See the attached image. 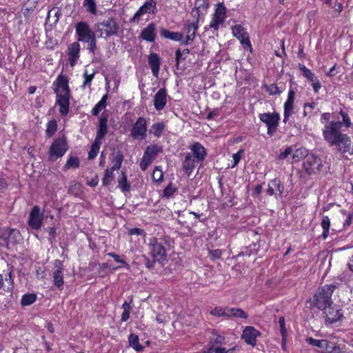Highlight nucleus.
<instances>
[{"label": "nucleus", "mask_w": 353, "mask_h": 353, "mask_svg": "<svg viewBox=\"0 0 353 353\" xmlns=\"http://www.w3.org/2000/svg\"><path fill=\"white\" fill-rule=\"evenodd\" d=\"M83 6L86 9V11L92 14H97V3L96 0H84Z\"/></svg>", "instance_id": "09e8293b"}, {"label": "nucleus", "mask_w": 353, "mask_h": 353, "mask_svg": "<svg viewBox=\"0 0 353 353\" xmlns=\"http://www.w3.org/2000/svg\"><path fill=\"white\" fill-rule=\"evenodd\" d=\"M198 29V25L196 23H191L187 25V32L188 35L185 41H183V43L185 45H188L190 41H192L196 35V31Z\"/></svg>", "instance_id": "473e14b6"}, {"label": "nucleus", "mask_w": 353, "mask_h": 353, "mask_svg": "<svg viewBox=\"0 0 353 353\" xmlns=\"http://www.w3.org/2000/svg\"><path fill=\"white\" fill-rule=\"evenodd\" d=\"M190 150H192V153H191L193 156V158H194L196 160V163H201L204 161L207 152L205 149V148L199 142L195 143L193 144Z\"/></svg>", "instance_id": "a878e982"}, {"label": "nucleus", "mask_w": 353, "mask_h": 353, "mask_svg": "<svg viewBox=\"0 0 353 353\" xmlns=\"http://www.w3.org/2000/svg\"><path fill=\"white\" fill-rule=\"evenodd\" d=\"M167 103V92L164 88H160L154 97V105L157 110H162Z\"/></svg>", "instance_id": "b1692460"}, {"label": "nucleus", "mask_w": 353, "mask_h": 353, "mask_svg": "<svg viewBox=\"0 0 353 353\" xmlns=\"http://www.w3.org/2000/svg\"><path fill=\"white\" fill-rule=\"evenodd\" d=\"M85 43H88V50L89 52L92 54H95V51L97 48V38H96V35H92L91 38H90L89 39H88Z\"/></svg>", "instance_id": "6e6d98bb"}, {"label": "nucleus", "mask_w": 353, "mask_h": 353, "mask_svg": "<svg viewBox=\"0 0 353 353\" xmlns=\"http://www.w3.org/2000/svg\"><path fill=\"white\" fill-rule=\"evenodd\" d=\"M119 187L123 192H129L130 190V183L128 182L125 173L122 171L121 175L118 178Z\"/></svg>", "instance_id": "c9c22d12"}, {"label": "nucleus", "mask_w": 353, "mask_h": 353, "mask_svg": "<svg viewBox=\"0 0 353 353\" xmlns=\"http://www.w3.org/2000/svg\"><path fill=\"white\" fill-rule=\"evenodd\" d=\"M108 255L112 257L116 262L121 263V264L126 266L128 268H129V265L127 263V262L121 259L119 254H117L114 252H109V253H108Z\"/></svg>", "instance_id": "0e129e2a"}, {"label": "nucleus", "mask_w": 353, "mask_h": 353, "mask_svg": "<svg viewBox=\"0 0 353 353\" xmlns=\"http://www.w3.org/2000/svg\"><path fill=\"white\" fill-rule=\"evenodd\" d=\"M308 151L305 148H299L294 151L292 154V159L294 161H299L301 159H305L307 155H309Z\"/></svg>", "instance_id": "8fccbe9b"}, {"label": "nucleus", "mask_w": 353, "mask_h": 353, "mask_svg": "<svg viewBox=\"0 0 353 353\" xmlns=\"http://www.w3.org/2000/svg\"><path fill=\"white\" fill-rule=\"evenodd\" d=\"M285 186L279 178H275L270 181L266 192L270 196L274 195L276 199L282 197Z\"/></svg>", "instance_id": "a211bd4d"}, {"label": "nucleus", "mask_w": 353, "mask_h": 353, "mask_svg": "<svg viewBox=\"0 0 353 353\" xmlns=\"http://www.w3.org/2000/svg\"><path fill=\"white\" fill-rule=\"evenodd\" d=\"M149 254L154 260L159 263L165 261L166 258V250L161 243L158 241L155 237L150 238L148 244Z\"/></svg>", "instance_id": "0eeeda50"}, {"label": "nucleus", "mask_w": 353, "mask_h": 353, "mask_svg": "<svg viewBox=\"0 0 353 353\" xmlns=\"http://www.w3.org/2000/svg\"><path fill=\"white\" fill-rule=\"evenodd\" d=\"M97 32H99V37H110L118 34L119 26L115 18L110 17L105 19L94 25Z\"/></svg>", "instance_id": "7ed1b4c3"}, {"label": "nucleus", "mask_w": 353, "mask_h": 353, "mask_svg": "<svg viewBox=\"0 0 353 353\" xmlns=\"http://www.w3.org/2000/svg\"><path fill=\"white\" fill-rule=\"evenodd\" d=\"M227 311L228 312V319L240 318L246 319L248 317V314L241 308L229 307Z\"/></svg>", "instance_id": "f704fd0d"}, {"label": "nucleus", "mask_w": 353, "mask_h": 353, "mask_svg": "<svg viewBox=\"0 0 353 353\" xmlns=\"http://www.w3.org/2000/svg\"><path fill=\"white\" fill-rule=\"evenodd\" d=\"M176 190V188H174L172 183H170L163 190V196L170 198L171 197L174 192Z\"/></svg>", "instance_id": "bf43d9fd"}, {"label": "nucleus", "mask_w": 353, "mask_h": 353, "mask_svg": "<svg viewBox=\"0 0 353 353\" xmlns=\"http://www.w3.org/2000/svg\"><path fill=\"white\" fill-rule=\"evenodd\" d=\"M232 34L238 39L241 43L246 47L252 48L250 37L246 30L241 25H235L232 28Z\"/></svg>", "instance_id": "f3484780"}, {"label": "nucleus", "mask_w": 353, "mask_h": 353, "mask_svg": "<svg viewBox=\"0 0 353 353\" xmlns=\"http://www.w3.org/2000/svg\"><path fill=\"white\" fill-rule=\"evenodd\" d=\"M352 141L346 134H342L329 143L330 146H334V150L341 154H345L351 150Z\"/></svg>", "instance_id": "f8f14e48"}, {"label": "nucleus", "mask_w": 353, "mask_h": 353, "mask_svg": "<svg viewBox=\"0 0 353 353\" xmlns=\"http://www.w3.org/2000/svg\"><path fill=\"white\" fill-rule=\"evenodd\" d=\"M157 37L156 26L154 23H149L141 30L140 38L148 42H154Z\"/></svg>", "instance_id": "393cba45"}, {"label": "nucleus", "mask_w": 353, "mask_h": 353, "mask_svg": "<svg viewBox=\"0 0 353 353\" xmlns=\"http://www.w3.org/2000/svg\"><path fill=\"white\" fill-rule=\"evenodd\" d=\"M132 302V299H131L130 302L128 303L126 301H124L121 307L123 309V312L121 314V321L125 322L130 318V310H132V307L130 306V303Z\"/></svg>", "instance_id": "37998d69"}, {"label": "nucleus", "mask_w": 353, "mask_h": 353, "mask_svg": "<svg viewBox=\"0 0 353 353\" xmlns=\"http://www.w3.org/2000/svg\"><path fill=\"white\" fill-rule=\"evenodd\" d=\"M341 127L342 123L339 121H331L324 125L322 133L325 141L328 144L343 134L341 132Z\"/></svg>", "instance_id": "9b49d317"}, {"label": "nucleus", "mask_w": 353, "mask_h": 353, "mask_svg": "<svg viewBox=\"0 0 353 353\" xmlns=\"http://www.w3.org/2000/svg\"><path fill=\"white\" fill-rule=\"evenodd\" d=\"M37 300V295L34 293L25 294L23 295L21 300V305L22 306H28L34 303Z\"/></svg>", "instance_id": "c03bdc74"}, {"label": "nucleus", "mask_w": 353, "mask_h": 353, "mask_svg": "<svg viewBox=\"0 0 353 353\" xmlns=\"http://www.w3.org/2000/svg\"><path fill=\"white\" fill-rule=\"evenodd\" d=\"M80 44L78 41L70 43L68 46V55L71 67L77 64L80 55Z\"/></svg>", "instance_id": "5701e85b"}, {"label": "nucleus", "mask_w": 353, "mask_h": 353, "mask_svg": "<svg viewBox=\"0 0 353 353\" xmlns=\"http://www.w3.org/2000/svg\"><path fill=\"white\" fill-rule=\"evenodd\" d=\"M228 308L229 307H215L210 313L217 317L224 316L228 319V312L227 311Z\"/></svg>", "instance_id": "a18cd8bd"}, {"label": "nucleus", "mask_w": 353, "mask_h": 353, "mask_svg": "<svg viewBox=\"0 0 353 353\" xmlns=\"http://www.w3.org/2000/svg\"><path fill=\"white\" fill-rule=\"evenodd\" d=\"M94 77V72L91 74H88V72L85 71L83 74L84 81L83 83L82 87L84 88L87 85H90Z\"/></svg>", "instance_id": "680f3d73"}, {"label": "nucleus", "mask_w": 353, "mask_h": 353, "mask_svg": "<svg viewBox=\"0 0 353 353\" xmlns=\"http://www.w3.org/2000/svg\"><path fill=\"white\" fill-rule=\"evenodd\" d=\"M190 54V50L188 48H185L182 51L180 49H177L175 51V61H176V65L175 68L176 70H181L179 65L180 61L183 60H185L188 55Z\"/></svg>", "instance_id": "e433bc0d"}, {"label": "nucleus", "mask_w": 353, "mask_h": 353, "mask_svg": "<svg viewBox=\"0 0 353 353\" xmlns=\"http://www.w3.org/2000/svg\"><path fill=\"white\" fill-rule=\"evenodd\" d=\"M299 68L302 71L303 75L309 81L312 82L316 81V77L314 74L310 69L307 68L306 66L303 64H299Z\"/></svg>", "instance_id": "3c124183"}, {"label": "nucleus", "mask_w": 353, "mask_h": 353, "mask_svg": "<svg viewBox=\"0 0 353 353\" xmlns=\"http://www.w3.org/2000/svg\"><path fill=\"white\" fill-rule=\"evenodd\" d=\"M5 281L6 284L5 285L6 290L8 291L12 288L13 286V279L12 278V271H10L8 275H6Z\"/></svg>", "instance_id": "13d9d810"}, {"label": "nucleus", "mask_w": 353, "mask_h": 353, "mask_svg": "<svg viewBox=\"0 0 353 353\" xmlns=\"http://www.w3.org/2000/svg\"><path fill=\"white\" fill-rule=\"evenodd\" d=\"M280 332L282 336H287V330L285 328V319L284 316H280L279 319Z\"/></svg>", "instance_id": "e2e57ef3"}, {"label": "nucleus", "mask_w": 353, "mask_h": 353, "mask_svg": "<svg viewBox=\"0 0 353 353\" xmlns=\"http://www.w3.org/2000/svg\"><path fill=\"white\" fill-rule=\"evenodd\" d=\"M54 92L57 97V104L59 106V113L66 116L69 112L70 90L68 79L65 75L59 74L52 84Z\"/></svg>", "instance_id": "f257e3e1"}, {"label": "nucleus", "mask_w": 353, "mask_h": 353, "mask_svg": "<svg viewBox=\"0 0 353 353\" xmlns=\"http://www.w3.org/2000/svg\"><path fill=\"white\" fill-rule=\"evenodd\" d=\"M46 230L48 232L49 234L48 241L50 242V243H52L57 235V230L55 228L48 227L46 228Z\"/></svg>", "instance_id": "69168bd1"}, {"label": "nucleus", "mask_w": 353, "mask_h": 353, "mask_svg": "<svg viewBox=\"0 0 353 353\" xmlns=\"http://www.w3.org/2000/svg\"><path fill=\"white\" fill-rule=\"evenodd\" d=\"M130 345L136 351L141 352L144 347L139 343V336L135 334H130L128 337Z\"/></svg>", "instance_id": "58836bf2"}, {"label": "nucleus", "mask_w": 353, "mask_h": 353, "mask_svg": "<svg viewBox=\"0 0 353 353\" xmlns=\"http://www.w3.org/2000/svg\"><path fill=\"white\" fill-rule=\"evenodd\" d=\"M101 144V141L94 139V141L92 144L90 150L88 152V159H93L97 157V155L99 152Z\"/></svg>", "instance_id": "49530a36"}, {"label": "nucleus", "mask_w": 353, "mask_h": 353, "mask_svg": "<svg viewBox=\"0 0 353 353\" xmlns=\"http://www.w3.org/2000/svg\"><path fill=\"white\" fill-rule=\"evenodd\" d=\"M54 266L56 270L53 272L54 285L59 289H61L63 284V262L59 259H56L54 262Z\"/></svg>", "instance_id": "6ab92c4d"}, {"label": "nucleus", "mask_w": 353, "mask_h": 353, "mask_svg": "<svg viewBox=\"0 0 353 353\" xmlns=\"http://www.w3.org/2000/svg\"><path fill=\"white\" fill-rule=\"evenodd\" d=\"M110 159L112 162L114 163V165L112 166V168L117 170H119L123 160V152L120 150H114L111 154Z\"/></svg>", "instance_id": "2f4dec72"}, {"label": "nucleus", "mask_w": 353, "mask_h": 353, "mask_svg": "<svg viewBox=\"0 0 353 353\" xmlns=\"http://www.w3.org/2000/svg\"><path fill=\"white\" fill-rule=\"evenodd\" d=\"M116 170L113 168H107L105 170L104 176L102 179V184L103 186L108 187L113 180L114 175L113 172Z\"/></svg>", "instance_id": "a19ab883"}, {"label": "nucleus", "mask_w": 353, "mask_h": 353, "mask_svg": "<svg viewBox=\"0 0 353 353\" xmlns=\"http://www.w3.org/2000/svg\"><path fill=\"white\" fill-rule=\"evenodd\" d=\"M194 5V8L196 10L205 13L209 6V2L208 0H196Z\"/></svg>", "instance_id": "864d4df0"}, {"label": "nucleus", "mask_w": 353, "mask_h": 353, "mask_svg": "<svg viewBox=\"0 0 353 353\" xmlns=\"http://www.w3.org/2000/svg\"><path fill=\"white\" fill-rule=\"evenodd\" d=\"M260 248L259 242L252 243L250 245L245 248L244 250L240 252L237 255V257L240 256H250L252 254H256Z\"/></svg>", "instance_id": "72a5a7b5"}, {"label": "nucleus", "mask_w": 353, "mask_h": 353, "mask_svg": "<svg viewBox=\"0 0 353 353\" xmlns=\"http://www.w3.org/2000/svg\"><path fill=\"white\" fill-rule=\"evenodd\" d=\"M164 124L162 122H159L154 123L150 130V133L153 134L155 137H161L163 130H164Z\"/></svg>", "instance_id": "de8ad7c7"}, {"label": "nucleus", "mask_w": 353, "mask_h": 353, "mask_svg": "<svg viewBox=\"0 0 353 353\" xmlns=\"http://www.w3.org/2000/svg\"><path fill=\"white\" fill-rule=\"evenodd\" d=\"M259 119L264 123L267 128V133L270 137H272L276 132L277 128L279 124L280 115L278 112H268L261 113L259 115Z\"/></svg>", "instance_id": "1a4fd4ad"}, {"label": "nucleus", "mask_w": 353, "mask_h": 353, "mask_svg": "<svg viewBox=\"0 0 353 353\" xmlns=\"http://www.w3.org/2000/svg\"><path fill=\"white\" fill-rule=\"evenodd\" d=\"M43 214L38 205L34 206L28 216V225L33 230H39L42 225Z\"/></svg>", "instance_id": "2eb2a0df"}, {"label": "nucleus", "mask_w": 353, "mask_h": 353, "mask_svg": "<svg viewBox=\"0 0 353 353\" xmlns=\"http://www.w3.org/2000/svg\"><path fill=\"white\" fill-rule=\"evenodd\" d=\"M159 33L162 37L175 41H180L183 38V34L176 32H171L164 28L160 29Z\"/></svg>", "instance_id": "7c9ffc66"}, {"label": "nucleus", "mask_w": 353, "mask_h": 353, "mask_svg": "<svg viewBox=\"0 0 353 353\" xmlns=\"http://www.w3.org/2000/svg\"><path fill=\"white\" fill-rule=\"evenodd\" d=\"M68 150V145L65 136L55 139L49 148V161L52 162L57 161L59 158L62 157Z\"/></svg>", "instance_id": "20e7f679"}, {"label": "nucleus", "mask_w": 353, "mask_h": 353, "mask_svg": "<svg viewBox=\"0 0 353 353\" xmlns=\"http://www.w3.org/2000/svg\"><path fill=\"white\" fill-rule=\"evenodd\" d=\"M339 113L342 117V125L343 124L346 128H350L352 125V123L348 114L342 109L340 110Z\"/></svg>", "instance_id": "4d7b16f0"}, {"label": "nucleus", "mask_w": 353, "mask_h": 353, "mask_svg": "<svg viewBox=\"0 0 353 353\" xmlns=\"http://www.w3.org/2000/svg\"><path fill=\"white\" fill-rule=\"evenodd\" d=\"M148 63L154 77H158L160 68V57L156 53H151L148 57Z\"/></svg>", "instance_id": "c756f323"}, {"label": "nucleus", "mask_w": 353, "mask_h": 353, "mask_svg": "<svg viewBox=\"0 0 353 353\" xmlns=\"http://www.w3.org/2000/svg\"><path fill=\"white\" fill-rule=\"evenodd\" d=\"M321 227L323 230L322 234L323 239H326L329 235V230L330 228V220L327 216H323L321 223Z\"/></svg>", "instance_id": "79ce46f5"}, {"label": "nucleus", "mask_w": 353, "mask_h": 353, "mask_svg": "<svg viewBox=\"0 0 353 353\" xmlns=\"http://www.w3.org/2000/svg\"><path fill=\"white\" fill-rule=\"evenodd\" d=\"M108 132V119L105 117H101L97 128L96 140L101 141Z\"/></svg>", "instance_id": "cd10ccee"}, {"label": "nucleus", "mask_w": 353, "mask_h": 353, "mask_svg": "<svg viewBox=\"0 0 353 353\" xmlns=\"http://www.w3.org/2000/svg\"><path fill=\"white\" fill-rule=\"evenodd\" d=\"M295 99V92L290 89L288 99L284 103L283 122L286 123L289 117L292 115L294 109V101Z\"/></svg>", "instance_id": "4be33fe9"}, {"label": "nucleus", "mask_w": 353, "mask_h": 353, "mask_svg": "<svg viewBox=\"0 0 353 353\" xmlns=\"http://www.w3.org/2000/svg\"><path fill=\"white\" fill-rule=\"evenodd\" d=\"M57 130V123L54 120L50 121L47 124V129L46 130V137L50 138L54 135Z\"/></svg>", "instance_id": "603ef678"}, {"label": "nucleus", "mask_w": 353, "mask_h": 353, "mask_svg": "<svg viewBox=\"0 0 353 353\" xmlns=\"http://www.w3.org/2000/svg\"><path fill=\"white\" fill-rule=\"evenodd\" d=\"M326 324H332L341 320L343 312L339 305L333 303L321 309Z\"/></svg>", "instance_id": "9d476101"}, {"label": "nucleus", "mask_w": 353, "mask_h": 353, "mask_svg": "<svg viewBox=\"0 0 353 353\" xmlns=\"http://www.w3.org/2000/svg\"><path fill=\"white\" fill-rule=\"evenodd\" d=\"M261 334V332L252 326H247L243 331L241 338L245 340L247 344L254 346L256 345V337Z\"/></svg>", "instance_id": "412c9836"}, {"label": "nucleus", "mask_w": 353, "mask_h": 353, "mask_svg": "<svg viewBox=\"0 0 353 353\" xmlns=\"http://www.w3.org/2000/svg\"><path fill=\"white\" fill-rule=\"evenodd\" d=\"M328 348V353H343V347L340 345H336L334 343L331 342L330 346Z\"/></svg>", "instance_id": "338daca9"}, {"label": "nucleus", "mask_w": 353, "mask_h": 353, "mask_svg": "<svg viewBox=\"0 0 353 353\" xmlns=\"http://www.w3.org/2000/svg\"><path fill=\"white\" fill-rule=\"evenodd\" d=\"M226 17V8L223 3H219L213 14L209 26L214 30H218L219 25L222 24Z\"/></svg>", "instance_id": "ddd939ff"}, {"label": "nucleus", "mask_w": 353, "mask_h": 353, "mask_svg": "<svg viewBox=\"0 0 353 353\" xmlns=\"http://www.w3.org/2000/svg\"><path fill=\"white\" fill-rule=\"evenodd\" d=\"M80 166V161L79 157L75 156H70L66 161V163L63 167V170L66 171L69 169H77Z\"/></svg>", "instance_id": "4c0bfd02"}, {"label": "nucleus", "mask_w": 353, "mask_h": 353, "mask_svg": "<svg viewBox=\"0 0 353 353\" xmlns=\"http://www.w3.org/2000/svg\"><path fill=\"white\" fill-rule=\"evenodd\" d=\"M21 241V234L17 229L0 228V246L10 249Z\"/></svg>", "instance_id": "39448f33"}, {"label": "nucleus", "mask_w": 353, "mask_h": 353, "mask_svg": "<svg viewBox=\"0 0 353 353\" xmlns=\"http://www.w3.org/2000/svg\"><path fill=\"white\" fill-rule=\"evenodd\" d=\"M267 90L270 94H279L281 92L279 87L275 83L271 84L268 88Z\"/></svg>", "instance_id": "774afa93"}, {"label": "nucleus", "mask_w": 353, "mask_h": 353, "mask_svg": "<svg viewBox=\"0 0 353 353\" xmlns=\"http://www.w3.org/2000/svg\"><path fill=\"white\" fill-rule=\"evenodd\" d=\"M146 120L143 117H139L131 129V136L135 139L143 140L146 137Z\"/></svg>", "instance_id": "4468645a"}, {"label": "nucleus", "mask_w": 353, "mask_h": 353, "mask_svg": "<svg viewBox=\"0 0 353 353\" xmlns=\"http://www.w3.org/2000/svg\"><path fill=\"white\" fill-rule=\"evenodd\" d=\"M163 152L161 146L153 144L147 146L143 156L140 161L139 166L142 170H145L159 153Z\"/></svg>", "instance_id": "6e6552de"}, {"label": "nucleus", "mask_w": 353, "mask_h": 353, "mask_svg": "<svg viewBox=\"0 0 353 353\" xmlns=\"http://www.w3.org/2000/svg\"><path fill=\"white\" fill-rule=\"evenodd\" d=\"M196 160L191 153H188L183 162V168L188 176H190L196 166Z\"/></svg>", "instance_id": "c85d7f7f"}, {"label": "nucleus", "mask_w": 353, "mask_h": 353, "mask_svg": "<svg viewBox=\"0 0 353 353\" xmlns=\"http://www.w3.org/2000/svg\"><path fill=\"white\" fill-rule=\"evenodd\" d=\"M76 34L78 36V42H85L88 39L94 35L95 33L92 32L88 23L85 21H80L75 25Z\"/></svg>", "instance_id": "dca6fc26"}, {"label": "nucleus", "mask_w": 353, "mask_h": 353, "mask_svg": "<svg viewBox=\"0 0 353 353\" xmlns=\"http://www.w3.org/2000/svg\"><path fill=\"white\" fill-rule=\"evenodd\" d=\"M107 99L108 94H105L102 97L101 100L94 105V107L92 110V114L94 116H97L101 110L105 108Z\"/></svg>", "instance_id": "ea45409f"}, {"label": "nucleus", "mask_w": 353, "mask_h": 353, "mask_svg": "<svg viewBox=\"0 0 353 353\" xmlns=\"http://www.w3.org/2000/svg\"><path fill=\"white\" fill-rule=\"evenodd\" d=\"M222 253H223V252L220 249H216V250L209 251L210 257L211 260H212V261L221 259Z\"/></svg>", "instance_id": "052dcab7"}, {"label": "nucleus", "mask_w": 353, "mask_h": 353, "mask_svg": "<svg viewBox=\"0 0 353 353\" xmlns=\"http://www.w3.org/2000/svg\"><path fill=\"white\" fill-rule=\"evenodd\" d=\"M81 185L80 183L72 181L69 185L68 193L77 195L81 192Z\"/></svg>", "instance_id": "5fc2aeb1"}, {"label": "nucleus", "mask_w": 353, "mask_h": 353, "mask_svg": "<svg viewBox=\"0 0 353 353\" xmlns=\"http://www.w3.org/2000/svg\"><path fill=\"white\" fill-rule=\"evenodd\" d=\"M336 286L334 284L325 285L319 288L313 296L312 305L321 310L329 304L332 303L331 296Z\"/></svg>", "instance_id": "f03ea898"}, {"label": "nucleus", "mask_w": 353, "mask_h": 353, "mask_svg": "<svg viewBox=\"0 0 353 353\" xmlns=\"http://www.w3.org/2000/svg\"><path fill=\"white\" fill-rule=\"evenodd\" d=\"M156 2L154 0H146L145 3L139 8V9L134 14L131 21L134 23H138L140 20L141 16L143 14L154 13V10L152 9L156 8Z\"/></svg>", "instance_id": "aec40b11"}, {"label": "nucleus", "mask_w": 353, "mask_h": 353, "mask_svg": "<svg viewBox=\"0 0 353 353\" xmlns=\"http://www.w3.org/2000/svg\"><path fill=\"white\" fill-rule=\"evenodd\" d=\"M322 166L321 159L314 153L309 154L305 157V159H303V169L308 175L319 173Z\"/></svg>", "instance_id": "423d86ee"}, {"label": "nucleus", "mask_w": 353, "mask_h": 353, "mask_svg": "<svg viewBox=\"0 0 353 353\" xmlns=\"http://www.w3.org/2000/svg\"><path fill=\"white\" fill-rule=\"evenodd\" d=\"M306 342L311 345L320 348L322 353H328V348H330L329 347L331 344V342L327 340H319L313 339L312 337H307L306 339Z\"/></svg>", "instance_id": "bb28decb"}]
</instances>
